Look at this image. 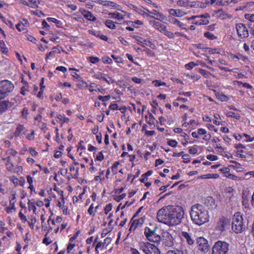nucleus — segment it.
<instances>
[{"label": "nucleus", "instance_id": "1", "mask_svg": "<svg viewBox=\"0 0 254 254\" xmlns=\"http://www.w3.org/2000/svg\"><path fill=\"white\" fill-rule=\"evenodd\" d=\"M184 214V210L182 207L168 205L160 209L157 213L156 217L159 222L173 226L181 223Z\"/></svg>", "mask_w": 254, "mask_h": 254}, {"label": "nucleus", "instance_id": "2", "mask_svg": "<svg viewBox=\"0 0 254 254\" xmlns=\"http://www.w3.org/2000/svg\"><path fill=\"white\" fill-rule=\"evenodd\" d=\"M190 216L192 222L199 226L209 221L207 211L199 204H196L191 206Z\"/></svg>", "mask_w": 254, "mask_h": 254}, {"label": "nucleus", "instance_id": "3", "mask_svg": "<svg viewBox=\"0 0 254 254\" xmlns=\"http://www.w3.org/2000/svg\"><path fill=\"white\" fill-rule=\"evenodd\" d=\"M232 229L236 234L241 233L245 229L243 214L240 212L235 213L233 216Z\"/></svg>", "mask_w": 254, "mask_h": 254}, {"label": "nucleus", "instance_id": "4", "mask_svg": "<svg viewBox=\"0 0 254 254\" xmlns=\"http://www.w3.org/2000/svg\"><path fill=\"white\" fill-rule=\"evenodd\" d=\"M14 85L11 81L3 80L0 81V100L5 99L14 89Z\"/></svg>", "mask_w": 254, "mask_h": 254}, {"label": "nucleus", "instance_id": "5", "mask_svg": "<svg viewBox=\"0 0 254 254\" xmlns=\"http://www.w3.org/2000/svg\"><path fill=\"white\" fill-rule=\"evenodd\" d=\"M230 244L222 241H218L214 243L212 248V254H227Z\"/></svg>", "mask_w": 254, "mask_h": 254}, {"label": "nucleus", "instance_id": "6", "mask_svg": "<svg viewBox=\"0 0 254 254\" xmlns=\"http://www.w3.org/2000/svg\"><path fill=\"white\" fill-rule=\"evenodd\" d=\"M139 250L145 254H160L161 252L158 248L154 244L148 242H142L139 243Z\"/></svg>", "mask_w": 254, "mask_h": 254}, {"label": "nucleus", "instance_id": "7", "mask_svg": "<svg viewBox=\"0 0 254 254\" xmlns=\"http://www.w3.org/2000/svg\"><path fill=\"white\" fill-rule=\"evenodd\" d=\"M149 24L168 38L173 37V32L169 31L165 24L154 20H150L149 21Z\"/></svg>", "mask_w": 254, "mask_h": 254}, {"label": "nucleus", "instance_id": "8", "mask_svg": "<svg viewBox=\"0 0 254 254\" xmlns=\"http://www.w3.org/2000/svg\"><path fill=\"white\" fill-rule=\"evenodd\" d=\"M231 225L230 219L225 216L220 217L217 222L215 228L216 230L221 233L224 232L230 228Z\"/></svg>", "mask_w": 254, "mask_h": 254}, {"label": "nucleus", "instance_id": "9", "mask_svg": "<svg viewBox=\"0 0 254 254\" xmlns=\"http://www.w3.org/2000/svg\"><path fill=\"white\" fill-rule=\"evenodd\" d=\"M144 233L147 240L150 242L157 243L160 241V236L156 234L154 230H151L150 228L146 227Z\"/></svg>", "mask_w": 254, "mask_h": 254}, {"label": "nucleus", "instance_id": "10", "mask_svg": "<svg viewBox=\"0 0 254 254\" xmlns=\"http://www.w3.org/2000/svg\"><path fill=\"white\" fill-rule=\"evenodd\" d=\"M145 219V216H143L139 219H131L129 223L130 225L129 228V232L130 233L134 232L137 228L142 226L144 223Z\"/></svg>", "mask_w": 254, "mask_h": 254}, {"label": "nucleus", "instance_id": "11", "mask_svg": "<svg viewBox=\"0 0 254 254\" xmlns=\"http://www.w3.org/2000/svg\"><path fill=\"white\" fill-rule=\"evenodd\" d=\"M98 236H97L96 237L93 246H94L95 243L97 242L95 246V251L96 254H99V249L100 250H103L111 242V239L109 237H107L104 240V242H102L101 241L98 242Z\"/></svg>", "mask_w": 254, "mask_h": 254}, {"label": "nucleus", "instance_id": "12", "mask_svg": "<svg viewBox=\"0 0 254 254\" xmlns=\"http://www.w3.org/2000/svg\"><path fill=\"white\" fill-rule=\"evenodd\" d=\"M236 29L239 38L244 39L249 36V30L244 24L242 23L237 24Z\"/></svg>", "mask_w": 254, "mask_h": 254}, {"label": "nucleus", "instance_id": "13", "mask_svg": "<svg viewBox=\"0 0 254 254\" xmlns=\"http://www.w3.org/2000/svg\"><path fill=\"white\" fill-rule=\"evenodd\" d=\"M196 243L199 251L204 253H206L208 251L209 246L208 244V241L204 237H200L198 238Z\"/></svg>", "mask_w": 254, "mask_h": 254}, {"label": "nucleus", "instance_id": "14", "mask_svg": "<svg viewBox=\"0 0 254 254\" xmlns=\"http://www.w3.org/2000/svg\"><path fill=\"white\" fill-rule=\"evenodd\" d=\"M14 105V103L9 100H0V115L6 112Z\"/></svg>", "mask_w": 254, "mask_h": 254}, {"label": "nucleus", "instance_id": "15", "mask_svg": "<svg viewBox=\"0 0 254 254\" xmlns=\"http://www.w3.org/2000/svg\"><path fill=\"white\" fill-rule=\"evenodd\" d=\"M26 131H27V130L25 129L24 126L20 124H18L13 132V136L15 137L23 138L24 137L23 134H25Z\"/></svg>", "mask_w": 254, "mask_h": 254}, {"label": "nucleus", "instance_id": "16", "mask_svg": "<svg viewBox=\"0 0 254 254\" xmlns=\"http://www.w3.org/2000/svg\"><path fill=\"white\" fill-rule=\"evenodd\" d=\"M132 37L135 39L138 42V43L142 46H143V44H144L149 46L152 49H154L155 47V45L150 40L145 39L143 38L135 35L132 36Z\"/></svg>", "mask_w": 254, "mask_h": 254}, {"label": "nucleus", "instance_id": "17", "mask_svg": "<svg viewBox=\"0 0 254 254\" xmlns=\"http://www.w3.org/2000/svg\"><path fill=\"white\" fill-rule=\"evenodd\" d=\"M163 245L167 247H171L174 245V239L170 233H166L164 235Z\"/></svg>", "mask_w": 254, "mask_h": 254}, {"label": "nucleus", "instance_id": "18", "mask_svg": "<svg viewBox=\"0 0 254 254\" xmlns=\"http://www.w3.org/2000/svg\"><path fill=\"white\" fill-rule=\"evenodd\" d=\"M80 12L83 15V17L88 21L94 22L96 20V17L93 15L92 13L84 8H80Z\"/></svg>", "mask_w": 254, "mask_h": 254}, {"label": "nucleus", "instance_id": "19", "mask_svg": "<svg viewBox=\"0 0 254 254\" xmlns=\"http://www.w3.org/2000/svg\"><path fill=\"white\" fill-rule=\"evenodd\" d=\"M29 24V22L27 19H23L22 21L17 24L15 27L19 32L26 33L28 31L27 27Z\"/></svg>", "mask_w": 254, "mask_h": 254}, {"label": "nucleus", "instance_id": "20", "mask_svg": "<svg viewBox=\"0 0 254 254\" xmlns=\"http://www.w3.org/2000/svg\"><path fill=\"white\" fill-rule=\"evenodd\" d=\"M235 148L237 149V151H235L234 155L239 158H245L246 155L243 154L244 152V149L245 148V146L241 143H239L235 145Z\"/></svg>", "mask_w": 254, "mask_h": 254}, {"label": "nucleus", "instance_id": "21", "mask_svg": "<svg viewBox=\"0 0 254 254\" xmlns=\"http://www.w3.org/2000/svg\"><path fill=\"white\" fill-rule=\"evenodd\" d=\"M169 21L171 23L173 24L180 28L181 30H185L188 31L189 28L187 27V25L185 23L179 21L177 18L174 17H169Z\"/></svg>", "mask_w": 254, "mask_h": 254}, {"label": "nucleus", "instance_id": "22", "mask_svg": "<svg viewBox=\"0 0 254 254\" xmlns=\"http://www.w3.org/2000/svg\"><path fill=\"white\" fill-rule=\"evenodd\" d=\"M56 122L61 125V127H63V125L65 123L68 124L70 119L66 117L64 114L57 113L56 116Z\"/></svg>", "mask_w": 254, "mask_h": 254}, {"label": "nucleus", "instance_id": "23", "mask_svg": "<svg viewBox=\"0 0 254 254\" xmlns=\"http://www.w3.org/2000/svg\"><path fill=\"white\" fill-rule=\"evenodd\" d=\"M93 3H95L104 6L116 7V3L113 1L104 0H90Z\"/></svg>", "mask_w": 254, "mask_h": 254}, {"label": "nucleus", "instance_id": "24", "mask_svg": "<svg viewBox=\"0 0 254 254\" xmlns=\"http://www.w3.org/2000/svg\"><path fill=\"white\" fill-rule=\"evenodd\" d=\"M169 13L170 15L176 17H182L186 14V12L181 9H176L171 8L169 9Z\"/></svg>", "mask_w": 254, "mask_h": 254}, {"label": "nucleus", "instance_id": "25", "mask_svg": "<svg viewBox=\"0 0 254 254\" xmlns=\"http://www.w3.org/2000/svg\"><path fill=\"white\" fill-rule=\"evenodd\" d=\"M2 160L5 161V166L8 172H12L14 169V165L12 163L11 157L9 156L6 158H2Z\"/></svg>", "mask_w": 254, "mask_h": 254}, {"label": "nucleus", "instance_id": "26", "mask_svg": "<svg viewBox=\"0 0 254 254\" xmlns=\"http://www.w3.org/2000/svg\"><path fill=\"white\" fill-rule=\"evenodd\" d=\"M210 17H199L198 20L193 21L192 24L197 25H207L209 23Z\"/></svg>", "mask_w": 254, "mask_h": 254}, {"label": "nucleus", "instance_id": "27", "mask_svg": "<svg viewBox=\"0 0 254 254\" xmlns=\"http://www.w3.org/2000/svg\"><path fill=\"white\" fill-rule=\"evenodd\" d=\"M215 13H219V14L217 16V18L220 20H224L226 19L227 17L231 18V15H229L226 11H223V10L221 8L215 11Z\"/></svg>", "mask_w": 254, "mask_h": 254}, {"label": "nucleus", "instance_id": "28", "mask_svg": "<svg viewBox=\"0 0 254 254\" xmlns=\"http://www.w3.org/2000/svg\"><path fill=\"white\" fill-rule=\"evenodd\" d=\"M189 7L190 8H204L206 7V4L203 3L202 1H195L191 2H190Z\"/></svg>", "mask_w": 254, "mask_h": 254}, {"label": "nucleus", "instance_id": "29", "mask_svg": "<svg viewBox=\"0 0 254 254\" xmlns=\"http://www.w3.org/2000/svg\"><path fill=\"white\" fill-rule=\"evenodd\" d=\"M89 33L105 41H107L108 40V37L106 35L102 34L100 32L97 33L93 30H90Z\"/></svg>", "mask_w": 254, "mask_h": 254}, {"label": "nucleus", "instance_id": "30", "mask_svg": "<svg viewBox=\"0 0 254 254\" xmlns=\"http://www.w3.org/2000/svg\"><path fill=\"white\" fill-rule=\"evenodd\" d=\"M182 236L185 238L189 245H191L193 244L194 241L192 239L190 235L187 232L183 231L182 232Z\"/></svg>", "mask_w": 254, "mask_h": 254}, {"label": "nucleus", "instance_id": "31", "mask_svg": "<svg viewBox=\"0 0 254 254\" xmlns=\"http://www.w3.org/2000/svg\"><path fill=\"white\" fill-rule=\"evenodd\" d=\"M145 118L149 125H154L155 122H157L154 116L150 112H148V116L146 115Z\"/></svg>", "mask_w": 254, "mask_h": 254}, {"label": "nucleus", "instance_id": "32", "mask_svg": "<svg viewBox=\"0 0 254 254\" xmlns=\"http://www.w3.org/2000/svg\"><path fill=\"white\" fill-rule=\"evenodd\" d=\"M215 199L212 196H208L204 199V204L207 206H213L215 205Z\"/></svg>", "mask_w": 254, "mask_h": 254}, {"label": "nucleus", "instance_id": "33", "mask_svg": "<svg viewBox=\"0 0 254 254\" xmlns=\"http://www.w3.org/2000/svg\"><path fill=\"white\" fill-rule=\"evenodd\" d=\"M47 20L49 22H53L56 24L58 27H62L63 23L61 20H59L54 17H48Z\"/></svg>", "mask_w": 254, "mask_h": 254}, {"label": "nucleus", "instance_id": "34", "mask_svg": "<svg viewBox=\"0 0 254 254\" xmlns=\"http://www.w3.org/2000/svg\"><path fill=\"white\" fill-rule=\"evenodd\" d=\"M153 173L152 170H149L146 173L142 174L141 176V178L139 179V181L141 183H145V181L147 180L148 177L151 176Z\"/></svg>", "mask_w": 254, "mask_h": 254}, {"label": "nucleus", "instance_id": "35", "mask_svg": "<svg viewBox=\"0 0 254 254\" xmlns=\"http://www.w3.org/2000/svg\"><path fill=\"white\" fill-rule=\"evenodd\" d=\"M0 49L2 54L7 55L8 53V49L3 40L0 41Z\"/></svg>", "mask_w": 254, "mask_h": 254}, {"label": "nucleus", "instance_id": "36", "mask_svg": "<svg viewBox=\"0 0 254 254\" xmlns=\"http://www.w3.org/2000/svg\"><path fill=\"white\" fill-rule=\"evenodd\" d=\"M115 23V22H114L110 19H108L105 22V25L106 26L111 29H115L116 28Z\"/></svg>", "mask_w": 254, "mask_h": 254}, {"label": "nucleus", "instance_id": "37", "mask_svg": "<svg viewBox=\"0 0 254 254\" xmlns=\"http://www.w3.org/2000/svg\"><path fill=\"white\" fill-rule=\"evenodd\" d=\"M190 3L189 0H178L177 1V4L180 7H189Z\"/></svg>", "mask_w": 254, "mask_h": 254}, {"label": "nucleus", "instance_id": "38", "mask_svg": "<svg viewBox=\"0 0 254 254\" xmlns=\"http://www.w3.org/2000/svg\"><path fill=\"white\" fill-rule=\"evenodd\" d=\"M125 18V15L119 12H117V15L116 19L117 21L115 22L117 24H122V22Z\"/></svg>", "mask_w": 254, "mask_h": 254}, {"label": "nucleus", "instance_id": "39", "mask_svg": "<svg viewBox=\"0 0 254 254\" xmlns=\"http://www.w3.org/2000/svg\"><path fill=\"white\" fill-rule=\"evenodd\" d=\"M210 17V15L208 13H205L203 14L198 15H193L190 17H187V19L188 20H195L197 18H199V17Z\"/></svg>", "mask_w": 254, "mask_h": 254}, {"label": "nucleus", "instance_id": "40", "mask_svg": "<svg viewBox=\"0 0 254 254\" xmlns=\"http://www.w3.org/2000/svg\"><path fill=\"white\" fill-rule=\"evenodd\" d=\"M235 82H236L237 85L239 87H241V86H242L243 87L247 88V89H251L253 88L252 85H251V84H250L248 83H246V82L243 83L240 81H236Z\"/></svg>", "mask_w": 254, "mask_h": 254}, {"label": "nucleus", "instance_id": "41", "mask_svg": "<svg viewBox=\"0 0 254 254\" xmlns=\"http://www.w3.org/2000/svg\"><path fill=\"white\" fill-rule=\"evenodd\" d=\"M226 115L228 117H231L236 119L237 120H239L241 118V116L239 113H236L232 111H229L226 114Z\"/></svg>", "mask_w": 254, "mask_h": 254}, {"label": "nucleus", "instance_id": "42", "mask_svg": "<svg viewBox=\"0 0 254 254\" xmlns=\"http://www.w3.org/2000/svg\"><path fill=\"white\" fill-rule=\"evenodd\" d=\"M219 171L222 173L223 177L228 178L229 175H230V170L228 167H223L221 168Z\"/></svg>", "mask_w": 254, "mask_h": 254}, {"label": "nucleus", "instance_id": "43", "mask_svg": "<svg viewBox=\"0 0 254 254\" xmlns=\"http://www.w3.org/2000/svg\"><path fill=\"white\" fill-rule=\"evenodd\" d=\"M245 18L249 20L248 24L254 23V14L247 13L245 15Z\"/></svg>", "mask_w": 254, "mask_h": 254}, {"label": "nucleus", "instance_id": "44", "mask_svg": "<svg viewBox=\"0 0 254 254\" xmlns=\"http://www.w3.org/2000/svg\"><path fill=\"white\" fill-rule=\"evenodd\" d=\"M29 226L30 227L31 229H33L35 226V224L36 222V218L34 216H31L30 220L27 221Z\"/></svg>", "mask_w": 254, "mask_h": 254}, {"label": "nucleus", "instance_id": "45", "mask_svg": "<svg viewBox=\"0 0 254 254\" xmlns=\"http://www.w3.org/2000/svg\"><path fill=\"white\" fill-rule=\"evenodd\" d=\"M204 36L205 38L211 40H215L217 39V37L216 36H215L213 33L208 31L205 32L204 33Z\"/></svg>", "mask_w": 254, "mask_h": 254}, {"label": "nucleus", "instance_id": "46", "mask_svg": "<svg viewBox=\"0 0 254 254\" xmlns=\"http://www.w3.org/2000/svg\"><path fill=\"white\" fill-rule=\"evenodd\" d=\"M87 60L93 64H96L100 61V59L97 57L90 56L87 58Z\"/></svg>", "mask_w": 254, "mask_h": 254}, {"label": "nucleus", "instance_id": "47", "mask_svg": "<svg viewBox=\"0 0 254 254\" xmlns=\"http://www.w3.org/2000/svg\"><path fill=\"white\" fill-rule=\"evenodd\" d=\"M48 233L44 236V238L43 240V243L45 244L46 246H48L52 243V241L50 239V237L48 236Z\"/></svg>", "mask_w": 254, "mask_h": 254}, {"label": "nucleus", "instance_id": "48", "mask_svg": "<svg viewBox=\"0 0 254 254\" xmlns=\"http://www.w3.org/2000/svg\"><path fill=\"white\" fill-rule=\"evenodd\" d=\"M231 162L236 164V165H232L231 166L237 172H241L242 171V167L241 164L238 163L236 161H231Z\"/></svg>", "mask_w": 254, "mask_h": 254}, {"label": "nucleus", "instance_id": "49", "mask_svg": "<svg viewBox=\"0 0 254 254\" xmlns=\"http://www.w3.org/2000/svg\"><path fill=\"white\" fill-rule=\"evenodd\" d=\"M101 61L104 64H111L113 63V60L108 56H105L102 58Z\"/></svg>", "mask_w": 254, "mask_h": 254}, {"label": "nucleus", "instance_id": "50", "mask_svg": "<svg viewBox=\"0 0 254 254\" xmlns=\"http://www.w3.org/2000/svg\"><path fill=\"white\" fill-rule=\"evenodd\" d=\"M76 86L79 88H87L88 87V84L87 83L83 80H81V81H80L78 83H77L76 84Z\"/></svg>", "mask_w": 254, "mask_h": 254}, {"label": "nucleus", "instance_id": "51", "mask_svg": "<svg viewBox=\"0 0 254 254\" xmlns=\"http://www.w3.org/2000/svg\"><path fill=\"white\" fill-rule=\"evenodd\" d=\"M28 206L29 210H32L34 213L36 212L37 208L35 202L29 201L28 202Z\"/></svg>", "mask_w": 254, "mask_h": 254}, {"label": "nucleus", "instance_id": "52", "mask_svg": "<svg viewBox=\"0 0 254 254\" xmlns=\"http://www.w3.org/2000/svg\"><path fill=\"white\" fill-rule=\"evenodd\" d=\"M113 205L111 203L107 204L104 208V212L106 215H107L112 209Z\"/></svg>", "mask_w": 254, "mask_h": 254}, {"label": "nucleus", "instance_id": "53", "mask_svg": "<svg viewBox=\"0 0 254 254\" xmlns=\"http://www.w3.org/2000/svg\"><path fill=\"white\" fill-rule=\"evenodd\" d=\"M104 74L102 72H98L96 73H95L93 77L94 78L98 79L99 80H104V79L105 78V76H104Z\"/></svg>", "mask_w": 254, "mask_h": 254}, {"label": "nucleus", "instance_id": "54", "mask_svg": "<svg viewBox=\"0 0 254 254\" xmlns=\"http://www.w3.org/2000/svg\"><path fill=\"white\" fill-rule=\"evenodd\" d=\"M28 6L32 8H36L38 7L37 0H28Z\"/></svg>", "mask_w": 254, "mask_h": 254}, {"label": "nucleus", "instance_id": "55", "mask_svg": "<svg viewBox=\"0 0 254 254\" xmlns=\"http://www.w3.org/2000/svg\"><path fill=\"white\" fill-rule=\"evenodd\" d=\"M120 164L119 161H116L112 166L111 169L114 174H117L118 173L117 167Z\"/></svg>", "mask_w": 254, "mask_h": 254}, {"label": "nucleus", "instance_id": "56", "mask_svg": "<svg viewBox=\"0 0 254 254\" xmlns=\"http://www.w3.org/2000/svg\"><path fill=\"white\" fill-rule=\"evenodd\" d=\"M242 135L243 137L246 138V139L244 140L246 142H252L254 140V137H252L250 135L244 133L242 134Z\"/></svg>", "mask_w": 254, "mask_h": 254}, {"label": "nucleus", "instance_id": "57", "mask_svg": "<svg viewBox=\"0 0 254 254\" xmlns=\"http://www.w3.org/2000/svg\"><path fill=\"white\" fill-rule=\"evenodd\" d=\"M230 3V1L229 0H218L216 2V4L219 6H225V5H229Z\"/></svg>", "mask_w": 254, "mask_h": 254}, {"label": "nucleus", "instance_id": "58", "mask_svg": "<svg viewBox=\"0 0 254 254\" xmlns=\"http://www.w3.org/2000/svg\"><path fill=\"white\" fill-rule=\"evenodd\" d=\"M205 52H208L209 54L212 55L218 53V50L216 48L207 47L205 48Z\"/></svg>", "mask_w": 254, "mask_h": 254}, {"label": "nucleus", "instance_id": "59", "mask_svg": "<svg viewBox=\"0 0 254 254\" xmlns=\"http://www.w3.org/2000/svg\"><path fill=\"white\" fill-rule=\"evenodd\" d=\"M196 65H197V64H195L194 62H190L187 64H186L185 65V67L188 70H190V69H192Z\"/></svg>", "mask_w": 254, "mask_h": 254}, {"label": "nucleus", "instance_id": "60", "mask_svg": "<svg viewBox=\"0 0 254 254\" xmlns=\"http://www.w3.org/2000/svg\"><path fill=\"white\" fill-rule=\"evenodd\" d=\"M29 115L28 109L27 107H24L21 111V117L24 119H27Z\"/></svg>", "mask_w": 254, "mask_h": 254}, {"label": "nucleus", "instance_id": "61", "mask_svg": "<svg viewBox=\"0 0 254 254\" xmlns=\"http://www.w3.org/2000/svg\"><path fill=\"white\" fill-rule=\"evenodd\" d=\"M111 57L114 60L116 63H123L124 60L121 57L116 56L115 55L112 54L111 55Z\"/></svg>", "mask_w": 254, "mask_h": 254}, {"label": "nucleus", "instance_id": "62", "mask_svg": "<svg viewBox=\"0 0 254 254\" xmlns=\"http://www.w3.org/2000/svg\"><path fill=\"white\" fill-rule=\"evenodd\" d=\"M29 86H23L20 88V94L25 96L29 92Z\"/></svg>", "mask_w": 254, "mask_h": 254}, {"label": "nucleus", "instance_id": "63", "mask_svg": "<svg viewBox=\"0 0 254 254\" xmlns=\"http://www.w3.org/2000/svg\"><path fill=\"white\" fill-rule=\"evenodd\" d=\"M167 144L169 146L175 148L177 147L178 145V142L176 140L170 139L167 141Z\"/></svg>", "mask_w": 254, "mask_h": 254}, {"label": "nucleus", "instance_id": "64", "mask_svg": "<svg viewBox=\"0 0 254 254\" xmlns=\"http://www.w3.org/2000/svg\"><path fill=\"white\" fill-rule=\"evenodd\" d=\"M166 254H184V253L182 251L175 249L168 251Z\"/></svg>", "mask_w": 254, "mask_h": 254}]
</instances>
